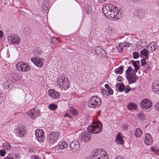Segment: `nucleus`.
Here are the masks:
<instances>
[{"instance_id": "1", "label": "nucleus", "mask_w": 159, "mask_h": 159, "mask_svg": "<svg viewBox=\"0 0 159 159\" xmlns=\"http://www.w3.org/2000/svg\"><path fill=\"white\" fill-rule=\"evenodd\" d=\"M97 124H93L88 127L87 129L89 132H84L81 133L79 136V139L81 142L84 143L89 142L91 139V135L90 133L93 134H98L102 130V123L98 121Z\"/></svg>"}, {"instance_id": "2", "label": "nucleus", "mask_w": 159, "mask_h": 159, "mask_svg": "<svg viewBox=\"0 0 159 159\" xmlns=\"http://www.w3.org/2000/svg\"><path fill=\"white\" fill-rule=\"evenodd\" d=\"M101 104V100L97 96L92 97L89 100L88 106L90 108L98 107Z\"/></svg>"}, {"instance_id": "3", "label": "nucleus", "mask_w": 159, "mask_h": 159, "mask_svg": "<svg viewBox=\"0 0 159 159\" xmlns=\"http://www.w3.org/2000/svg\"><path fill=\"white\" fill-rule=\"evenodd\" d=\"M57 84L62 90H66L69 87L68 79L62 76L58 78Z\"/></svg>"}, {"instance_id": "4", "label": "nucleus", "mask_w": 159, "mask_h": 159, "mask_svg": "<svg viewBox=\"0 0 159 159\" xmlns=\"http://www.w3.org/2000/svg\"><path fill=\"white\" fill-rule=\"evenodd\" d=\"M92 159H107L104 157L106 156L105 151L103 149H98L94 151Z\"/></svg>"}, {"instance_id": "5", "label": "nucleus", "mask_w": 159, "mask_h": 159, "mask_svg": "<svg viewBox=\"0 0 159 159\" xmlns=\"http://www.w3.org/2000/svg\"><path fill=\"white\" fill-rule=\"evenodd\" d=\"M16 67L19 71H27L30 70V67L26 63L21 62L17 63L16 65Z\"/></svg>"}, {"instance_id": "6", "label": "nucleus", "mask_w": 159, "mask_h": 159, "mask_svg": "<svg viewBox=\"0 0 159 159\" xmlns=\"http://www.w3.org/2000/svg\"><path fill=\"white\" fill-rule=\"evenodd\" d=\"M116 7L112 4L105 3L104 4L102 8V11L103 14H107V13L110 12L112 10H115Z\"/></svg>"}, {"instance_id": "7", "label": "nucleus", "mask_w": 159, "mask_h": 159, "mask_svg": "<svg viewBox=\"0 0 159 159\" xmlns=\"http://www.w3.org/2000/svg\"><path fill=\"white\" fill-rule=\"evenodd\" d=\"M60 135L59 133L51 132L50 134L48 135L47 140L50 144L54 143Z\"/></svg>"}, {"instance_id": "8", "label": "nucleus", "mask_w": 159, "mask_h": 159, "mask_svg": "<svg viewBox=\"0 0 159 159\" xmlns=\"http://www.w3.org/2000/svg\"><path fill=\"white\" fill-rule=\"evenodd\" d=\"M109 13H107L108 15H104L107 18L112 20L115 18L116 19H119L120 15L119 14L118 8L117 7L115 9V10H112Z\"/></svg>"}, {"instance_id": "9", "label": "nucleus", "mask_w": 159, "mask_h": 159, "mask_svg": "<svg viewBox=\"0 0 159 159\" xmlns=\"http://www.w3.org/2000/svg\"><path fill=\"white\" fill-rule=\"evenodd\" d=\"M8 40L10 43L18 44L20 43V38L17 35L10 34L7 37Z\"/></svg>"}, {"instance_id": "10", "label": "nucleus", "mask_w": 159, "mask_h": 159, "mask_svg": "<svg viewBox=\"0 0 159 159\" xmlns=\"http://www.w3.org/2000/svg\"><path fill=\"white\" fill-rule=\"evenodd\" d=\"M140 105L142 108L148 109L151 107L152 102L149 99H144L141 102Z\"/></svg>"}, {"instance_id": "11", "label": "nucleus", "mask_w": 159, "mask_h": 159, "mask_svg": "<svg viewBox=\"0 0 159 159\" xmlns=\"http://www.w3.org/2000/svg\"><path fill=\"white\" fill-rule=\"evenodd\" d=\"M70 149L73 152L80 149V147L79 141L77 140L72 141L70 143Z\"/></svg>"}, {"instance_id": "12", "label": "nucleus", "mask_w": 159, "mask_h": 159, "mask_svg": "<svg viewBox=\"0 0 159 159\" xmlns=\"http://www.w3.org/2000/svg\"><path fill=\"white\" fill-rule=\"evenodd\" d=\"M126 77L130 84L135 83L138 79V77L135 73H131L130 75H127Z\"/></svg>"}, {"instance_id": "13", "label": "nucleus", "mask_w": 159, "mask_h": 159, "mask_svg": "<svg viewBox=\"0 0 159 159\" xmlns=\"http://www.w3.org/2000/svg\"><path fill=\"white\" fill-rule=\"evenodd\" d=\"M31 61L37 66L39 67H41L43 64V62L42 61V59L41 60L39 57L32 58Z\"/></svg>"}, {"instance_id": "14", "label": "nucleus", "mask_w": 159, "mask_h": 159, "mask_svg": "<svg viewBox=\"0 0 159 159\" xmlns=\"http://www.w3.org/2000/svg\"><path fill=\"white\" fill-rule=\"evenodd\" d=\"M48 93L49 96L54 99L59 98L60 96L59 93L52 89L49 90Z\"/></svg>"}, {"instance_id": "15", "label": "nucleus", "mask_w": 159, "mask_h": 159, "mask_svg": "<svg viewBox=\"0 0 159 159\" xmlns=\"http://www.w3.org/2000/svg\"><path fill=\"white\" fill-rule=\"evenodd\" d=\"M95 51L100 57L104 56L106 54L105 50L100 46H97L95 48Z\"/></svg>"}, {"instance_id": "16", "label": "nucleus", "mask_w": 159, "mask_h": 159, "mask_svg": "<svg viewBox=\"0 0 159 159\" xmlns=\"http://www.w3.org/2000/svg\"><path fill=\"white\" fill-rule=\"evenodd\" d=\"M25 127L22 125H20L17 127L15 132L21 136L24 135V133H25Z\"/></svg>"}, {"instance_id": "17", "label": "nucleus", "mask_w": 159, "mask_h": 159, "mask_svg": "<svg viewBox=\"0 0 159 159\" xmlns=\"http://www.w3.org/2000/svg\"><path fill=\"white\" fill-rule=\"evenodd\" d=\"M39 113V111H36L34 109H31L28 113V116L31 118L35 119Z\"/></svg>"}, {"instance_id": "18", "label": "nucleus", "mask_w": 159, "mask_h": 159, "mask_svg": "<svg viewBox=\"0 0 159 159\" xmlns=\"http://www.w3.org/2000/svg\"><path fill=\"white\" fill-rule=\"evenodd\" d=\"M157 46V42H152L149 43L147 48H149L151 52H152L155 51Z\"/></svg>"}, {"instance_id": "19", "label": "nucleus", "mask_w": 159, "mask_h": 159, "mask_svg": "<svg viewBox=\"0 0 159 159\" xmlns=\"http://www.w3.org/2000/svg\"><path fill=\"white\" fill-rule=\"evenodd\" d=\"M152 140L151 135L148 133H147L146 134L144 142L147 145H150L152 143Z\"/></svg>"}, {"instance_id": "20", "label": "nucleus", "mask_w": 159, "mask_h": 159, "mask_svg": "<svg viewBox=\"0 0 159 159\" xmlns=\"http://www.w3.org/2000/svg\"><path fill=\"white\" fill-rule=\"evenodd\" d=\"M152 88L153 92H159V84L157 82L154 81L152 84Z\"/></svg>"}, {"instance_id": "21", "label": "nucleus", "mask_w": 159, "mask_h": 159, "mask_svg": "<svg viewBox=\"0 0 159 159\" xmlns=\"http://www.w3.org/2000/svg\"><path fill=\"white\" fill-rule=\"evenodd\" d=\"M129 110H135L137 109V106L134 103L130 102L127 106Z\"/></svg>"}, {"instance_id": "22", "label": "nucleus", "mask_w": 159, "mask_h": 159, "mask_svg": "<svg viewBox=\"0 0 159 159\" xmlns=\"http://www.w3.org/2000/svg\"><path fill=\"white\" fill-rule=\"evenodd\" d=\"M67 147V144L65 141L61 142L58 143V148L59 149H62L66 148Z\"/></svg>"}, {"instance_id": "23", "label": "nucleus", "mask_w": 159, "mask_h": 159, "mask_svg": "<svg viewBox=\"0 0 159 159\" xmlns=\"http://www.w3.org/2000/svg\"><path fill=\"white\" fill-rule=\"evenodd\" d=\"M143 134L142 130L140 128H138L134 132V135L136 137H139L141 136Z\"/></svg>"}, {"instance_id": "24", "label": "nucleus", "mask_w": 159, "mask_h": 159, "mask_svg": "<svg viewBox=\"0 0 159 159\" xmlns=\"http://www.w3.org/2000/svg\"><path fill=\"white\" fill-rule=\"evenodd\" d=\"M85 11L86 13H88L89 14H91L93 11L92 7L91 6L88 5H85L84 7Z\"/></svg>"}, {"instance_id": "25", "label": "nucleus", "mask_w": 159, "mask_h": 159, "mask_svg": "<svg viewBox=\"0 0 159 159\" xmlns=\"http://www.w3.org/2000/svg\"><path fill=\"white\" fill-rule=\"evenodd\" d=\"M8 80L6 82H4L2 84L3 88L4 89H8L10 87H11L12 84L10 83Z\"/></svg>"}, {"instance_id": "26", "label": "nucleus", "mask_w": 159, "mask_h": 159, "mask_svg": "<svg viewBox=\"0 0 159 159\" xmlns=\"http://www.w3.org/2000/svg\"><path fill=\"white\" fill-rule=\"evenodd\" d=\"M148 51L147 49L144 48L141 50L140 52V55H143V56H148Z\"/></svg>"}, {"instance_id": "27", "label": "nucleus", "mask_w": 159, "mask_h": 159, "mask_svg": "<svg viewBox=\"0 0 159 159\" xmlns=\"http://www.w3.org/2000/svg\"><path fill=\"white\" fill-rule=\"evenodd\" d=\"M37 140L40 142H42L44 139V134H40V135H35Z\"/></svg>"}, {"instance_id": "28", "label": "nucleus", "mask_w": 159, "mask_h": 159, "mask_svg": "<svg viewBox=\"0 0 159 159\" xmlns=\"http://www.w3.org/2000/svg\"><path fill=\"white\" fill-rule=\"evenodd\" d=\"M123 67V66H120L119 68H116L115 70V72L116 73L120 74H122L124 70Z\"/></svg>"}, {"instance_id": "29", "label": "nucleus", "mask_w": 159, "mask_h": 159, "mask_svg": "<svg viewBox=\"0 0 159 159\" xmlns=\"http://www.w3.org/2000/svg\"><path fill=\"white\" fill-rule=\"evenodd\" d=\"M116 141H118V143L121 144L124 143V141L122 139V138L120 136V134H118L116 137Z\"/></svg>"}, {"instance_id": "30", "label": "nucleus", "mask_w": 159, "mask_h": 159, "mask_svg": "<svg viewBox=\"0 0 159 159\" xmlns=\"http://www.w3.org/2000/svg\"><path fill=\"white\" fill-rule=\"evenodd\" d=\"M30 29L28 28H25L23 30V33L25 35H29L30 34Z\"/></svg>"}, {"instance_id": "31", "label": "nucleus", "mask_w": 159, "mask_h": 159, "mask_svg": "<svg viewBox=\"0 0 159 159\" xmlns=\"http://www.w3.org/2000/svg\"><path fill=\"white\" fill-rule=\"evenodd\" d=\"M4 147L5 149L9 150L11 148V146L8 142H5L4 144Z\"/></svg>"}, {"instance_id": "32", "label": "nucleus", "mask_w": 159, "mask_h": 159, "mask_svg": "<svg viewBox=\"0 0 159 159\" xmlns=\"http://www.w3.org/2000/svg\"><path fill=\"white\" fill-rule=\"evenodd\" d=\"M49 108L52 110H55L57 107V106L55 104H50L49 106Z\"/></svg>"}, {"instance_id": "33", "label": "nucleus", "mask_w": 159, "mask_h": 159, "mask_svg": "<svg viewBox=\"0 0 159 159\" xmlns=\"http://www.w3.org/2000/svg\"><path fill=\"white\" fill-rule=\"evenodd\" d=\"M132 68L131 66H129L128 67L127 69L125 71V74L127 75H130L131 74L130 72L132 70Z\"/></svg>"}, {"instance_id": "34", "label": "nucleus", "mask_w": 159, "mask_h": 159, "mask_svg": "<svg viewBox=\"0 0 159 159\" xmlns=\"http://www.w3.org/2000/svg\"><path fill=\"white\" fill-rule=\"evenodd\" d=\"M40 134H44L43 131L41 129H37L35 131V135H40Z\"/></svg>"}, {"instance_id": "35", "label": "nucleus", "mask_w": 159, "mask_h": 159, "mask_svg": "<svg viewBox=\"0 0 159 159\" xmlns=\"http://www.w3.org/2000/svg\"><path fill=\"white\" fill-rule=\"evenodd\" d=\"M123 47L122 46V44L121 43H119V46L117 48L118 51L120 53L122 52L123 51Z\"/></svg>"}, {"instance_id": "36", "label": "nucleus", "mask_w": 159, "mask_h": 159, "mask_svg": "<svg viewBox=\"0 0 159 159\" xmlns=\"http://www.w3.org/2000/svg\"><path fill=\"white\" fill-rule=\"evenodd\" d=\"M139 11H137V10H135L134 11V14L136 16H138V17H140V18H142V16H141L140 15V12Z\"/></svg>"}, {"instance_id": "37", "label": "nucleus", "mask_w": 159, "mask_h": 159, "mask_svg": "<svg viewBox=\"0 0 159 159\" xmlns=\"http://www.w3.org/2000/svg\"><path fill=\"white\" fill-rule=\"evenodd\" d=\"M139 119H140L141 120L143 121V120H144V116L143 113H140L139 115Z\"/></svg>"}, {"instance_id": "38", "label": "nucleus", "mask_w": 159, "mask_h": 159, "mask_svg": "<svg viewBox=\"0 0 159 159\" xmlns=\"http://www.w3.org/2000/svg\"><path fill=\"white\" fill-rule=\"evenodd\" d=\"M125 88V87L124 85L123 84L120 85L119 87V89L121 92L123 91Z\"/></svg>"}, {"instance_id": "39", "label": "nucleus", "mask_w": 159, "mask_h": 159, "mask_svg": "<svg viewBox=\"0 0 159 159\" xmlns=\"http://www.w3.org/2000/svg\"><path fill=\"white\" fill-rule=\"evenodd\" d=\"M139 53L137 52H134L133 54V57L134 59H137L139 57Z\"/></svg>"}, {"instance_id": "40", "label": "nucleus", "mask_w": 159, "mask_h": 159, "mask_svg": "<svg viewBox=\"0 0 159 159\" xmlns=\"http://www.w3.org/2000/svg\"><path fill=\"white\" fill-rule=\"evenodd\" d=\"M71 113L74 115H75L77 114V111L74 108H72L71 109Z\"/></svg>"}, {"instance_id": "41", "label": "nucleus", "mask_w": 159, "mask_h": 159, "mask_svg": "<svg viewBox=\"0 0 159 159\" xmlns=\"http://www.w3.org/2000/svg\"><path fill=\"white\" fill-rule=\"evenodd\" d=\"M6 153V152L4 150H0V155L2 156H4Z\"/></svg>"}, {"instance_id": "42", "label": "nucleus", "mask_w": 159, "mask_h": 159, "mask_svg": "<svg viewBox=\"0 0 159 159\" xmlns=\"http://www.w3.org/2000/svg\"><path fill=\"white\" fill-rule=\"evenodd\" d=\"M140 61L142 66H143L146 64V61L145 59H142Z\"/></svg>"}, {"instance_id": "43", "label": "nucleus", "mask_w": 159, "mask_h": 159, "mask_svg": "<svg viewBox=\"0 0 159 159\" xmlns=\"http://www.w3.org/2000/svg\"><path fill=\"white\" fill-rule=\"evenodd\" d=\"M155 108L157 111H159V102L156 103L154 105Z\"/></svg>"}, {"instance_id": "44", "label": "nucleus", "mask_w": 159, "mask_h": 159, "mask_svg": "<svg viewBox=\"0 0 159 159\" xmlns=\"http://www.w3.org/2000/svg\"><path fill=\"white\" fill-rule=\"evenodd\" d=\"M151 150L156 153L157 154L159 152V151L157 150L155 148H151Z\"/></svg>"}, {"instance_id": "45", "label": "nucleus", "mask_w": 159, "mask_h": 159, "mask_svg": "<svg viewBox=\"0 0 159 159\" xmlns=\"http://www.w3.org/2000/svg\"><path fill=\"white\" fill-rule=\"evenodd\" d=\"M107 90L109 94L112 95L113 94V90L111 89V88H110L109 89H108Z\"/></svg>"}, {"instance_id": "46", "label": "nucleus", "mask_w": 159, "mask_h": 159, "mask_svg": "<svg viewBox=\"0 0 159 159\" xmlns=\"http://www.w3.org/2000/svg\"><path fill=\"white\" fill-rule=\"evenodd\" d=\"M131 45V44L130 43H124L123 44V46L126 47H129Z\"/></svg>"}, {"instance_id": "47", "label": "nucleus", "mask_w": 159, "mask_h": 159, "mask_svg": "<svg viewBox=\"0 0 159 159\" xmlns=\"http://www.w3.org/2000/svg\"><path fill=\"white\" fill-rule=\"evenodd\" d=\"M139 67L137 66H135L134 67V71L133 73H136L137 72V70L139 69Z\"/></svg>"}, {"instance_id": "48", "label": "nucleus", "mask_w": 159, "mask_h": 159, "mask_svg": "<svg viewBox=\"0 0 159 159\" xmlns=\"http://www.w3.org/2000/svg\"><path fill=\"white\" fill-rule=\"evenodd\" d=\"M131 89V88L129 86H128L125 89V92L126 93H128Z\"/></svg>"}, {"instance_id": "49", "label": "nucleus", "mask_w": 159, "mask_h": 159, "mask_svg": "<svg viewBox=\"0 0 159 159\" xmlns=\"http://www.w3.org/2000/svg\"><path fill=\"white\" fill-rule=\"evenodd\" d=\"M132 63L134 66V67L135 66H138L136 62L132 60Z\"/></svg>"}, {"instance_id": "50", "label": "nucleus", "mask_w": 159, "mask_h": 159, "mask_svg": "<svg viewBox=\"0 0 159 159\" xmlns=\"http://www.w3.org/2000/svg\"><path fill=\"white\" fill-rule=\"evenodd\" d=\"M105 88L107 90L109 89L111 87L109 85L107 84L105 85Z\"/></svg>"}, {"instance_id": "51", "label": "nucleus", "mask_w": 159, "mask_h": 159, "mask_svg": "<svg viewBox=\"0 0 159 159\" xmlns=\"http://www.w3.org/2000/svg\"><path fill=\"white\" fill-rule=\"evenodd\" d=\"M121 77L120 76H119L117 77V80L118 81L120 82L121 81Z\"/></svg>"}, {"instance_id": "52", "label": "nucleus", "mask_w": 159, "mask_h": 159, "mask_svg": "<svg viewBox=\"0 0 159 159\" xmlns=\"http://www.w3.org/2000/svg\"><path fill=\"white\" fill-rule=\"evenodd\" d=\"M3 36V32L0 30V39H1Z\"/></svg>"}, {"instance_id": "53", "label": "nucleus", "mask_w": 159, "mask_h": 159, "mask_svg": "<svg viewBox=\"0 0 159 159\" xmlns=\"http://www.w3.org/2000/svg\"><path fill=\"white\" fill-rule=\"evenodd\" d=\"M37 52L40 55L41 53V51L40 49L38 48L37 50Z\"/></svg>"}, {"instance_id": "54", "label": "nucleus", "mask_w": 159, "mask_h": 159, "mask_svg": "<svg viewBox=\"0 0 159 159\" xmlns=\"http://www.w3.org/2000/svg\"><path fill=\"white\" fill-rule=\"evenodd\" d=\"M107 92V90L105 89H102V94L105 93Z\"/></svg>"}, {"instance_id": "55", "label": "nucleus", "mask_w": 159, "mask_h": 159, "mask_svg": "<svg viewBox=\"0 0 159 159\" xmlns=\"http://www.w3.org/2000/svg\"><path fill=\"white\" fill-rule=\"evenodd\" d=\"M65 116H68L70 118H71V116L67 113H65Z\"/></svg>"}, {"instance_id": "56", "label": "nucleus", "mask_w": 159, "mask_h": 159, "mask_svg": "<svg viewBox=\"0 0 159 159\" xmlns=\"http://www.w3.org/2000/svg\"><path fill=\"white\" fill-rule=\"evenodd\" d=\"M56 39L55 38H53L52 39L51 41L52 43H54L56 41Z\"/></svg>"}, {"instance_id": "57", "label": "nucleus", "mask_w": 159, "mask_h": 159, "mask_svg": "<svg viewBox=\"0 0 159 159\" xmlns=\"http://www.w3.org/2000/svg\"><path fill=\"white\" fill-rule=\"evenodd\" d=\"M34 159H41V158L39 157H38L37 156H34Z\"/></svg>"}, {"instance_id": "58", "label": "nucleus", "mask_w": 159, "mask_h": 159, "mask_svg": "<svg viewBox=\"0 0 159 159\" xmlns=\"http://www.w3.org/2000/svg\"><path fill=\"white\" fill-rule=\"evenodd\" d=\"M115 159H124L123 158V157H116Z\"/></svg>"}, {"instance_id": "59", "label": "nucleus", "mask_w": 159, "mask_h": 159, "mask_svg": "<svg viewBox=\"0 0 159 159\" xmlns=\"http://www.w3.org/2000/svg\"><path fill=\"white\" fill-rule=\"evenodd\" d=\"M128 128V127L126 125H125L123 127V129H125V130H127Z\"/></svg>"}, {"instance_id": "60", "label": "nucleus", "mask_w": 159, "mask_h": 159, "mask_svg": "<svg viewBox=\"0 0 159 159\" xmlns=\"http://www.w3.org/2000/svg\"><path fill=\"white\" fill-rule=\"evenodd\" d=\"M4 159H13V158H10L9 157H5Z\"/></svg>"}, {"instance_id": "61", "label": "nucleus", "mask_w": 159, "mask_h": 159, "mask_svg": "<svg viewBox=\"0 0 159 159\" xmlns=\"http://www.w3.org/2000/svg\"><path fill=\"white\" fill-rule=\"evenodd\" d=\"M145 60H147L148 59V56H145Z\"/></svg>"}, {"instance_id": "62", "label": "nucleus", "mask_w": 159, "mask_h": 159, "mask_svg": "<svg viewBox=\"0 0 159 159\" xmlns=\"http://www.w3.org/2000/svg\"><path fill=\"white\" fill-rule=\"evenodd\" d=\"M157 131H158V132L159 133V127H158L157 128Z\"/></svg>"}, {"instance_id": "63", "label": "nucleus", "mask_w": 159, "mask_h": 159, "mask_svg": "<svg viewBox=\"0 0 159 159\" xmlns=\"http://www.w3.org/2000/svg\"><path fill=\"white\" fill-rule=\"evenodd\" d=\"M137 62H138L139 63V61H137Z\"/></svg>"}]
</instances>
